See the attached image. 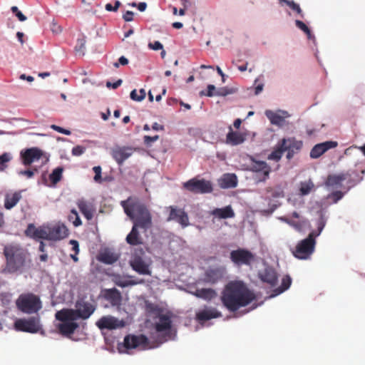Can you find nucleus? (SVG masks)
Returning <instances> with one entry per match:
<instances>
[{
    "mask_svg": "<svg viewBox=\"0 0 365 365\" xmlns=\"http://www.w3.org/2000/svg\"><path fill=\"white\" fill-rule=\"evenodd\" d=\"M14 327L17 331L32 334L40 332L44 335V331L42 329L39 317L19 319L14 322Z\"/></svg>",
    "mask_w": 365,
    "mask_h": 365,
    "instance_id": "nucleus-7",
    "label": "nucleus"
},
{
    "mask_svg": "<svg viewBox=\"0 0 365 365\" xmlns=\"http://www.w3.org/2000/svg\"><path fill=\"white\" fill-rule=\"evenodd\" d=\"M250 170L257 174V182H264L269 178L271 168L265 161L252 159Z\"/></svg>",
    "mask_w": 365,
    "mask_h": 365,
    "instance_id": "nucleus-12",
    "label": "nucleus"
},
{
    "mask_svg": "<svg viewBox=\"0 0 365 365\" xmlns=\"http://www.w3.org/2000/svg\"><path fill=\"white\" fill-rule=\"evenodd\" d=\"M96 310V306L89 302L83 299L78 300L76 309H63L59 315L64 319H87Z\"/></svg>",
    "mask_w": 365,
    "mask_h": 365,
    "instance_id": "nucleus-4",
    "label": "nucleus"
},
{
    "mask_svg": "<svg viewBox=\"0 0 365 365\" xmlns=\"http://www.w3.org/2000/svg\"><path fill=\"white\" fill-rule=\"evenodd\" d=\"M48 240L59 241L66 238L68 235V230L63 224H56L48 226Z\"/></svg>",
    "mask_w": 365,
    "mask_h": 365,
    "instance_id": "nucleus-19",
    "label": "nucleus"
},
{
    "mask_svg": "<svg viewBox=\"0 0 365 365\" xmlns=\"http://www.w3.org/2000/svg\"><path fill=\"white\" fill-rule=\"evenodd\" d=\"M344 197V192L341 191H334L328 195V198L331 199L334 203H336Z\"/></svg>",
    "mask_w": 365,
    "mask_h": 365,
    "instance_id": "nucleus-52",
    "label": "nucleus"
},
{
    "mask_svg": "<svg viewBox=\"0 0 365 365\" xmlns=\"http://www.w3.org/2000/svg\"><path fill=\"white\" fill-rule=\"evenodd\" d=\"M12 159L9 153H4L0 155V170L4 171L7 167V163Z\"/></svg>",
    "mask_w": 365,
    "mask_h": 365,
    "instance_id": "nucleus-47",
    "label": "nucleus"
},
{
    "mask_svg": "<svg viewBox=\"0 0 365 365\" xmlns=\"http://www.w3.org/2000/svg\"><path fill=\"white\" fill-rule=\"evenodd\" d=\"M354 172L350 170L346 173H341L337 175H329L325 181V185L327 187H338L342 185V182L344 180H348V182L351 186L356 185L355 182H352L351 177Z\"/></svg>",
    "mask_w": 365,
    "mask_h": 365,
    "instance_id": "nucleus-15",
    "label": "nucleus"
},
{
    "mask_svg": "<svg viewBox=\"0 0 365 365\" xmlns=\"http://www.w3.org/2000/svg\"><path fill=\"white\" fill-rule=\"evenodd\" d=\"M3 254L5 257L4 274L22 273L28 262H30L29 252L18 244L4 246Z\"/></svg>",
    "mask_w": 365,
    "mask_h": 365,
    "instance_id": "nucleus-2",
    "label": "nucleus"
},
{
    "mask_svg": "<svg viewBox=\"0 0 365 365\" xmlns=\"http://www.w3.org/2000/svg\"><path fill=\"white\" fill-rule=\"evenodd\" d=\"M61 310L56 313V319L60 322L61 324L58 325V329L61 334L65 336H71L75 331L78 328L79 325L76 321L77 319H64L62 315H59Z\"/></svg>",
    "mask_w": 365,
    "mask_h": 365,
    "instance_id": "nucleus-13",
    "label": "nucleus"
},
{
    "mask_svg": "<svg viewBox=\"0 0 365 365\" xmlns=\"http://www.w3.org/2000/svg\"><path fill=\"white\" fill-rule=\"evenodd\" d=\"M78 207L79 208L81 212L84 215V217L90 220L93 217V206L91 203L83 200H79L77 202Z\"/></svg>",
    "mask_w": 365,
    "mask_h": 365,
    "instance_id": "nucleus-31",
    "label": "nucleus"
},
{
    "mask_svg": "<svg viewBox=\"0 0 365 365\" xmlns=\"http://www.w3.org/2000/svg\"><path fill=\"white\" fill-rule=\"evenodd\" d=\"M186 190L194 194L210 193L213 190L212 184L210 181L205 179L193 178L182 184Z\"/></svg>",
    "mask_w": 365,
    "mask_h": 365,
    "instance_id": "nucleus-8",
    "label": "nucleus"
},
{
    "mask_svg": "<svg viewBox=\"0 0 365 365\" xmlns=\"http://www.w3.org/2000/svg\"><path fill=\"white\" fill-rule=\"evenodd\" d=\"M69 243L72 245V250L74 252V253L76 255H78V253H79L78 242L76 240H71Z\"/></svg>",
    "mask_w": 365,
    "mask_h": 365,
    "instance_id": "nucleus-60",
    "label": "nucleus"
},
{
    "mask_svg": "<svg viewBox=\"0 0 365 365\" xmlns=\"http://www.w3.org/2000/svg\"><path fill=\"white\" fill-rule=\"evenodd\" d=\"M97 259L98 261L104 264H112L118 261V255L110 250H106L100 252Z\"/></svg>",
    "mask_w": 365,
    "mask_h": 365,
    "instance_id": "nucleus-30",
    "label": "nucleus"
},
{
    "mask_svg": "<svg viewBox=\"0 0 365 365\" xmlns=\"http://www.w3.org/2000/svg\"><path fill=\"white\" fill-rule=\"evenodd\" d=\"M122 80L121 79H119L117 81H115V83H110V82H107L106 83V86L108 88H112L113 89H116L117 88H118L121 84H122Z\"/></svg>",
    "mask_w": 365,
    "mask_h": 365,
    "instance_id": "nucleus-63",
    "label": "nucleus"
},
{
    "mask_svg": "<svg viewBox=\"0 0 365 365\" xmlns=\"http://www.w3.org/2000/svg\"><path fill=\"white\" fill-rule=\"evenodd\" d=\"M51 128L53 130H56V131H57V132H58L60 133H63V134H65V135H71V131L69 130H66V129L63 128H61L60 126H58L56 125H51Z\"/></svg>",
    "mask_w": 365,
    "mask_h": 365,
    "instance_id": "nucleus-57",
    "label": "nucleus"
},
{
    "mask_svg": "<svg viewBox=\"0 0 365 365\" xmlns=\"http://www.w3.org/2000/svg\"><path fill=\"white\" fill-rule=\"evenodd\" d=\"M134 152V149L130 147H115L111 150V156L119 165H122L125 160L130 158Z\"/></svg>",
    "mask_w": 365,
    "mask_h": 365,
    "instance_id": "nucleus-18",
    "label": "nucleus"
},
{
    "mask_svg": "<svg viewBox=\"0 0 365 365\" xmlns=\"http://www.w3.org/2000/svg\"><path fill=\"white\" fill-rule=\"evenodd\" d=\"M128 63V58H126L125 56H121L118 59V62H115L113 63V66L115 67V68H118L119 66V64H121L123 66H125Z\"/></svg>",
    "mask_w": 365,
    "mask_h": 365,
    "instance_id": "nucleus-61",
    "label": "nucleus"
},
{
    "mask_svg": "<svg viewBox=\"0 0 365 365\" xmlns=\"http://www.w3.org/2000/svg\"><path fill=\"white\" fill-rule=\"evenodd\" d=\"M281 220L288 224L289 225L294 227L298 232L304 231L307 227H310V224L308 220L302 219L299 221H295L288 217H284Z\"/></svg>",
    "mask_w": 365,
    "mask_h": 365,
    "instance_id": "nucleus-27",
    "label": "nucleus"
},
{
    "mask_svg": "<svg viewBox=\"0 0 365 365\" xmlns=\"http://www.w3.org/2000/svg\"><path fill=\"white\" fill-rule=\"evenodd\" d=\"M223 306L234 312L250 304L255 295L242 281H231L225 287L220 297Z\"/></svg>",
    "mask_w": 365,
    "mask_h": 365,
    "instance_id": "nucleus-1",
    "label": "nucleus"
},
{
    "mask_svg": "<svg viewBox=\"0 0 365 365\" xmlns=\"http://www.w3.org/2000/svg\"><path fill=\"white\" fill-rule=\"evenodd\" d=\"M68 220L73 223L74 227H78L82 225L81 220L75 209L71 210L70 214L68 215Z\"/></svg>",
    "mask_w": 365,
    "mask_h": 365,
    "instance_id": "nucleus-45",
    "label": "nucleus"
},
{
    "mask_svg": "<svg viewBox=\"0 0 365 365\" xmlns=\"http://www.w3.org/2000/svg\"><path fill=\"white\" fill-rule=\"evenodd\" d=\"M21 198L20 192H14L12 194H7L5 197L4 207L7 210L14 207Z\"/></svg>",
    "mask_w": 365,
    "mask_h": 365,
    "instance_id": "nucleus-37",
    "label": "nucleus"
},
{
    "mask_svg": "<svg viewBox=\"0 0 365 365\" xmlns=\"http://www.w3.org/2000/svg\"><path fill=\"white\" fill-rule=\"evenodd\" d=\"M148 47L154 51L163 50V46L160 41H154L153 43H149Z\"/></svg>",
    "mask_w": 365,
    "mask_h": 365,
    "instance_id": "nucleus-58",
    "label": "nucleus"
},
{
    "mask_svg": "<svg viewBox=\"0 0 365 365\" xmlns=\"http://www.w3.org/2000/svg\"><path fill=\"white\" fill-rule=\"evenodd\" d=\"M104 297L113 307H119L121 304L122 295L115 288L106 289Z\"/></svg>",
    "mask_w": 365,
    "mask_h": 365,
    "instance_id": "nucleus-25",
    "label": "nucleus"
},
{
    "mask_svg": "<svg viewBox=\"0 0 365 365\" xmlns=\"http://www.w3.org/2000/svg\"><path fill=\"white\" fill-rule=\"evenodd\" d=\"M283 2L286 4L291 9H292L297 14H299L302 17H303L302 10L301 9L298 4L295 3L292 0H283Z\"/></svg>",
    "mask_w": 365,
    "mask_h": 365,
    "instance_id": "nucleus-49",
    "label": "nucleus"
},
{
    "mask_svg": "<svg viewBox=\"0 0 365 365\" xmlns=\"http://www.w3.org/2000/svg\"><path fill=\"white\" fill-rule=\"evenodd\" d=\"M224 269L221 267L209 268L204 274V281L215 284L223 277Z\"/></svg>",
    "mask_w": 365,
    "mask_h": 365,
    "instance_id": "nucleus-24",
    "label": "nucleus"
},
{
    "mask_svg": "<svg viewBox=\"0 0 365 365\" xmlns=\"http://www.w3.org/2000/svg\"><path fill=\"white\" fill-rule=\"evenodd\" d=\"M145 91L143 88L139 91V93L134 89L130 92V96L135 101H141L145 98Z\"/></svg>",
    "mask_w": 365,
    "mask_h": 365,
    "instance_id": "nucleus-48",
    "label": "nucleus"
},
{
    "mask_svg": "<svg viewBox=\"0 0 365 365\" xmlns=\"http://www.w3.org/2000/svg\"><path fill=\"white\" fill-rule=\"evenodd\" d=\"M130 198H128L127 200L121 201V206L123 207L125 213L132 220H134L135 217V210L133 208V205L137 202H130Z\"/></svg>",
    "mask_w": 365,
    "mask_h": 365,
    "instance_id": "nucleus-39",
    "label": "nucleus"
},
{
    "mask_svg": "<svg viewBox=\"0 0 365 365\" xmlns=\"http://www.w3.org/2000/svg\"><path fill=\"white\" fill-rule=\"evenodd\" d=\"M113 282L118 287H126L129 286L135 285L143 282V280L140 281L127 279L120 275H115L113 279Z\"/></svg>",
    "mask_w": 365,
    "mask_h": 365,
    "instance_id": "nucleus-36",
    "label": "nucleus"
},
{
    "mask_svg": "<svg viewBox=\"0 0 365 365\" xmlns=\"http://www.w3.org/2000/svg\"><path fill=\"white\" fill-rule=\"evenodd\" d=\"M194 295L198 298L210 301L216 297L217 293L215 290L211 288L197 289L194 292Z\"/></svg>",
    "mask_w": 365,
    "mask_h": 365,
    "instance_id": "nucleus-34",
    "label": "nucleus"
},
{
    "mask_svg": "<svg viewBox=\"0 0 365 365\" xmlns=\"http://www.w3.org/2000/svg\"><path fill=\"white\" fill-rule=\"evenodd\" d=\"M230 258L237 267L242 265L251 266L256 260L255 255L244 248H238L237 250L231 251Z\"/></svg>",
    "mask_w": 365,
    "mask_h": 365,
    "instance_id": "nucleus-9",
    "label": "nucleus"
},
{
    "mask_svg": "<svg viewBox=\"0 0 365 365\" xmlns=\"http://www.w3.org/2000/svg\"><path fill=\"white\" fill-rule=\"evenodd\" d=\"M93 170L95 173V176L93 178V180L96 182H101L102 178H101V166H94L93 168Z\"/></svg>",
    "mask_w": 365,
    "mask_h": 365,
    "instance_id": "nucleus-53",
    "label": "nucleus"
},
{
    "mask_svg": "<svg viewBox=\"0 0 365 365\" xmlns=\"http://www.w3.org/2000/svg\"><path fill=\"white\" fill-rule=\"evenodd\" d=\"M86 37L82 36V38H79L77 39V43L75 46V51L76 53L83 56L84 51L86 49Z\"/></svg>",
    "mask_w": 365,
    "mask_h": 365,
    "instance_id": "nucleus-46",
    "label": "nucleus"
},
{
    "mask_svg": "<svg viewBox=\"0 0 365 365\" xmlns=\"http://www.w3.org/2000/svg\"><path fill=\"white\" fill-rule=\"evenodd\" d=\"M258 277L262 282L268 284L271 287H274L278 281V275L276 270L270 266H267L264 269L259 271Z\"/></svg>",
    "mask_w": 365,
    "mask_h": 365,
    "instance_id": "nucleus-21",
    "label": "nucleus"
},
{
    "mask_svg": "<svg viewBox=\"0 0 365 365\" xmlns=\"http://www.w3.org/2000/svg\"><path fill=\"white\" fill-rule=\"evenodd\" d=\"M211 214L219 219H227L235 217V212L230 205L222 208H215L212 211Z\"/></svg>",
    "mask_w": 365,
    "mask_h": 365,
    "instance_id": "nucleus-29",
    "label": "nucleus"
},
{
    "mask_svg": "<svg viewBox=\"0 0 365 365\" xmlns=\"http://www.w3.org/2000/svg\"><path fill=\"white\" fill-rule=\"evenodd\" d=\"M245 140L244 136L238 132H234L232 127L229 126V132L227 134L226 143L232 145L241 144Z\"/></svg>",
    "mask_w": 365,
    "mask_h": 365,
    "instance_id": "nucleus-32",
    "label": "nucleus"
},
{
    "mask_svg": "<svg viewBox=\"0 0 365 365\" xmlns=\"http://www.w3.org/2000/svg\"><path fill=\"white\" fill-rule=\"evenodd\" d=\"M132 207L135 210L134 225L144 230L148 229L152 225V217L147 207L140 202H136Z\"/></svg>",
    "mask_w": 365,
    "mask_h": 365,
    "instance_id": "nucleus-6",
    "label": "nucleus"
},
{
    "mask_svg": "<svg viewBox=\"0 0 365 365\" xmlns=\"http://www.w3.org/2000/svg\"><path fill=\"white\" fill-rule=\"evenodd\" d=\"M317 231L311 232L308 237L299 241L292 251L293 255L299 259H307L313 254L316 245L315 238L320 235L325 226V221L321 217L317 222Z\"/></svg>",
    "mask_w": 365,
    "mask_h": 365,
    "instance_id": "nucleus-3",
    "label": "nucleus"
},
{
    "mask_svg": "<svg viewBox=\"0 0 365 365\" xmlns=\"http://www.w3.org/2000/svg\"><path fill=\"white\" fill-rule=\"evenodd\" d=\"M17 309L23 313L36 314L42 308L40 297L33 293H24L16 301Z\"/></svg>",
    "mask_w": 365,
    "mask_h": 365,
    "instance_id": "nucleus-5",
    "label": "nucleus"
},
{
    "mask_svg": "<svg viewBox=\"0 0 365 365\" xmlns=\"http://www.w3.org/2000/svg\"><path fill=\"white\" fill-rule=\"evenodd\" d=\"M158 138H159V136L157 135L155 136L145 135L144 136V143L146 145H150L152 143H154L156 140H158Z\"/></svg>",
    "mask_w": 365,
    "mask_h": 365,
    "instance_id": "nucleus-59",
    "label": "nucleus"
},
{
    "mask_svg": "<svg viewBox=\"0 0 365 365\" xmlns=\"http://www.w3.org/2000/svg\"><path fill=\"white\" fill-rule=\"evenodd\" d=\"M172 321L170 317L161 314L159 316V321L155 324V329L158 332L168 331L171 328Z\"/></svg>",
    "mask_w": 365,
    "mask_h": 365,
    "instance_id": "nucleus-33",
    "label": "nucleus"
},
{
    "mask_svg": "<svg viewBox=\"0 0 365 365\" xmlns=\"http://www.w3.org/2000/svg\"><path fill=\"white\" fill-rule=\"evenodd\" d=\"M120 5H121V3L119 1H115L114 6H112L111 4H106V6H105V9L108 11L116 12L118 10V9L120 6Z\"/></svg>",
    "mask_w": 365,
    "mask_h": 365,
    "instance_id": "nucleus-55",
    "label": "nucleus"
},
{
    "mask_svg": "<svg viewBox=\"0 0 365 365\" xmlns=\"http://www.w3.org/2000/svg\"><path fill=\"white\" fill-rule=\"evenodd\" d=\"M20 155L22 163L27 166L40 160L43 156V151L38 148H31L21 151Z\"/></svg>",
    "mask_w": 365,
    "mask_h": 365,
    "instance_id": "nucleus-17",
    "label": "nucleus"
},
{
    "mask_svg": "<svg viewBox=\"0 0 365 365\" xmlns=\"http://www.w3.org/2000/svg\"><path fill=\"white\" fill-rule=\"evenodd\" d=\"M175 220L181 225L182 227L189 225V217L187 214L182 209L171 207L168 220Z\"/></svg>",
    "mask_w": 365,
    "mask_h": 365,
    "instance_id": "nucleus-23",
    "label": "nucleus"
},
{
    "mask_svg": "<svg viewBox=\"0 0 365 365\" xmlns=\"http://www.w3.org/2000/svg\"><path fill=\"white\" fill-rule=\"evenodd\" d=\"M134 13L130 11H127L123 16L125 21H131L133 20Z\"/></svg>",
    "mask_w": 365,
    "mask_h": 365,
    "instance_id": "nucleus-62",
    "label": "nucleus"
},
{
    "mask_svg": "<svg viewBox=\"0 0 365 365\" xmlns=\"http://www.w3.org/2000/svg\"><path fill=\"white\" fill-rule=\"evenodd\" d=\"M284 145H282V140H279L274 150L268 155L267 158L268 160H272L275 161H279L282 157L283 153L285 152L284 150Z\"/></svg>",
    "mask_w": 365,
    "mask_h": 365,
    "instance_id": "nucleus-38",
    "label": "nucleus"
},
{
    "mask_svg": "<svg viewBox=\"0 0 365 365\" xmlns=\"http://www.w3.org/2000/svg\"><path fill=\"white\" fill-rule=\"evenodd\" d=\"M282 115L279 113L267 110L265 111V115L270 120L271 123L276 125H282L284 122V118L289 116L287 111H282Z\"/></svg>",
    "mask_w": 365,
    "mask_h": 365,
    "instance_id": "nucleus-26",
    "label": "nucleus"
},
{
    "mask_svg": "<svg viewBox=\"0 0 365 365\" xmlns=\"http://www.w3.org/2000/svg\"><path fill=\"white\" fill-rule=\"evenodd\" d=\"M314 187V183L311 180H309L308 181L302 182L300 183V194L302 195H308L312 190Z\"/></svg>",
    "mask_w": 365,
    "mask_h": 365,
    "instance_id": "nucleus-43",
    "label": "nucleus"
},
{
    "mask_svg": "<svg viewBox=\"0 0 365 365\" xmlns=\"http://www.w3.org/2000/svg\"><path fill=\"white\" fill-rule=\"evenodd\" d=\"M282 145H284L285 152L287 151V158L291 160L294 155L302 148L303 143L302 140H297L294 138H282Z\"/></svg>",
    "mask_w": 365,
    "mask_h": 365,
    "instance_id": "nucleus-16",
    "label": "nucleus"
},
{
    "mask_svg": "<svg viewBox=\"0 0 365 365\" xmlns=\"http://www.w3.org/2000/svg\"><path fill=\"white\" fill-rule=\"evenodd\" d=\"M51 30L53 33H59L61 31V26L56 23L52 24Z\"/></svg>",
    "mask_w": 365,
    "mask_h": 365,
    "instance_id": "nucleus-64",
    "label": "nucleus"
},
{
    "mask_svg": "<svg viewBox=\"0 0 365 365\" xmlns=\"http://www.w3.org/2000/svg\"><path fill=\"white\" fill-rule=\"evenodd\" d=\"M138 227V226L133 225L130 232L126 237V242L130 245H138L143 242Z\"/></svg>",
    "mask_w": 365,
    "mask_h": 365,
    "instance_id": "nucleus-35",
    "label": "nucleus"
},
{
    "mask_svg": "<svg viewBox=\"0 0 365 365\" xmlns=\"http://www.w3.org/2000/svg\"><path fill=\"white\" fill-rule=\"evenodd\" d=\"M124 346L129 349L140 348L141 349H150L153 346L150 345L148 337L143 334L140 335H127L124 338Z\"/></svg>",
    "mask_w": 365,
    "mask_h": 365,
    "instance_id": "nucleus-11",
    "label": "nucleus"
},
{
    "mask_svg": "<svg viewBox=\"0 0 365 365\" xmlns=\"http://www.w3.org/2000/svg\"><path fill=\"white\" fill-rule=\"evenodd\" d=\"M292 279L289 275H286L282 278V284L279 287L276 289L274 292L276 294H279L287 290L291 285Z\"/></svg>",
    "mask_w": 365,
    "mask_h": 365,
    "instance_id": "nucleus-42",
    "label": "nucleus"
},
{
    "mask_svg": "<svg viewBox=\"0 0 365 365\" xmlns=\"http://www.w3.org/2000/svg\"><path fill=\"white\" fill-rule=\"evenodd\" d=\"M222 317V314L216 308L205 307L203 309L199 311L196 314V319L200 322L204 323L212 319H215Z\"/></svg>",
    "mask_w": 365,
    "mask_h": 365,
    "instance_id": "nucleus-22",
    "label": "nucleus"
},
{
    "mask_svg": "<svg viewBox=\"0 0 365 365\" xmlns=\"http://www.w3.org/2000/svg\"><path fill=\"white\" fill-rule=\"evenodd\" d=\"M86 151V148L82 145H76L72 149V155L74 156H80L84 153Z\"/></svg>",
    "mask_w": 365,
    "mask_h": 365,
    "instance_id": "nucleus-54",
    "label": "nucleus"
},
{
    "mask_svg": "<svg viewBox=\"0 0 365 365\" xmlns=\"http://www.w3.org/2000/svg\"><path fill=\"white\" fill-rule=\"evenodd\" d=\"M38 170L34 168L33 170H21L19 172V175H25L28 178H31L34 176V173H36Z\"/></svg>",
    "mask_w": 365,
    "mask_h": 365,
    "instance_id": "nucleus-56",
    "label": "nucleus"
},
{
    "mask_svg": "<svg viewBox=\"0 0 365 365\" xmlns=\"http://www.w3.org/2000/svg\"><path fill=\"white\" fill-rule=\"evenodd\" d=\"M215 86L214 85H208L207 88V91H202L200 92L201 96H207L209 97L213 96L215 95L216 96H225L227 94V92L225 91V88L221 89L220 91H217V93H214L215 91Z\"/></svg>",
    "mask_w": 365,
    "mask_h": 365,
    "instance_id": "nucleus-40",
    "label": "nucleus"
},
{
    "mask_svg": "<svg viewBox=\"0 0 365 365\" xmlns=\"http://www.w3.org/2000/svg\"><path fill=\"white\" fill-rule=\"evenodd\" d=\"M96 326L100 329H116L118 328H123L125 327V322L121 319H118L115 317H113L111 315H107L102 317L101 319H99L96 323Z\"/></svg>",
    "mask_w": 365,
    "mask_h": 365,
    "instance_id": "nucleus-14",
    "label": "nucleus"
},
{
    "mask_svg": "<svg viewBox=\"0 0 365 365\" xmlns=\"http://www.w3.org/2000/svg\"><path fill=\"white\" fill-rule=\"evenodd\" d=\"M237 185V178L234 173L225 174L220 180V186L222 188H234Z\"/></svg>",
    "mask_w": 365,
    "mask_h": 365,
    "instance_id": "nucleus-28",
    "label": "nucleus"
},
{
    "mask_svg": "<svg viewBox=\"0 0 365 365\" xmlns=\"http://www.w3.org/2000/svg\"><path fill=\"white\" fill-rule=\"evenodd\" d=\"M49 230H48V226H41L39 227H37V230H36V237L35 240L36 239H43V240H48V232Z\"/></svg>",
    "mask_w": 365,
    "mask_h": 365,
    "instance_id": "nucleus-44",
    "label": "nucleus"
},
{
    "mask_svg": "<svg viewBox=\"0 0 365 365\" xmlns=\"http://www.w3.org/2000/svg\"><path fill=\"white\" fill-rule=\"evenodd\" d=\"M63 172V167H57L52 171L49 175V179L53 185H56L61 180Z\"/></svg>",
    "mask_w": 365,
    "mask_h": 365,
    "instance_id": "nucleus-41",
    "label": "nucleus"
},
{
    "mask_svg": "<svg viewBox=\"0 0 365 365\" xmlns=\"http://www.w3.org/2000/svg\"><path fill=\"white\" fill-rule=\"evenodd\" d=\"M295 24L299 29L303 31L307 35L309 38H310L311 31L309 29V27L303 21H302L300 20H296Z\"/></svg>",
    "mask_w": 365,
    "mask_h": 365,
    "instance_id": "nucleus-50",
    "label": "nucleus"
},
{
    "mask_svg": "<svg viewBox=\"0 0 365 365\" xmlns=\"http://www.w3.org/2000/svg\"><path fill=\"white\" fill-rule=\"evenodd\" d=\"M145 252L143 249H138L135 251L130 260V266L133 270L140 274L150 275V271L149 264L143 259Z\"/></svg>",
    "mask_w": 365,
    "mask_h": 365,
    "instance_id": "nucleus-10",
    "label": "nucleus"
},
{
    "mask_svg": "<svg viewBox=\"0 0 365 365\" xmlns=\"http://www.w3.org/2000/svg\"><path fill=\"white\" fill-rule=\"evenodd\" d=\"M338 143L336 141H325L324 143L315 145L310 151L309 155L312 159H317L321 157L327 150L334 148Z\"/></svg>",
    "mask_w": 365,
    "mask_h": 365,
    "instance_id": "nucleus-20",
    "label": "nucleus"
},
{
    "mask_svg": "<svg viewBox=\"0 0 365 365\" xmlns=\"http://www.w3.org/2000/svg\"><path fill=\"white\" fill-rule=\"evenodd\" d=\"M36 230H37V227H36V226L34 224H32V223L29 224L26 230H25L26 236H27L30 238L35 239V237H36L35 232H36Z\"/></svg>",
    "mask_w": 365,
    "mask_h": 365,
    "instance_id": "nucleus-51",
    "label": "nucleus"
}]
</instances>
